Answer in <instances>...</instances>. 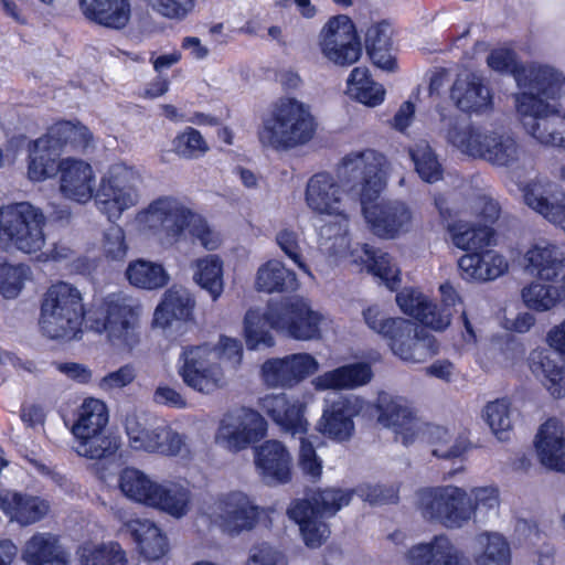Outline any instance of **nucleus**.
I'll list each match as a JSON object with an SVG mask.
<instances>
[{
    "label": "nucleus",
    "instance_id": "1",
    "mask_svg": "<svg viewBox=\"0 0 565 565\" xmlns=\"http://www.w3.org/2000/svg\"><path fill=\"white\" fill-rule=\"evenodd\" d=\"M243 361V347L237 339L222 335L216 344L183 347L177 371L193 391L210 395L226 385V371H236Z\"/></svg>",
    "mask_w": 565,
    "mask_h": 565
},
{
    "label": "nucleus",
    "instance_id": "2",
    "mask_svg": "<svg viewBox=\"0 0 565 565\" xmlns=\"http://www.w3.org/2000/svg\"><path fill=\"white\" fill-rule=\"evenodd\" d=\"M317 124L309 105L290 97L278 99L258 130L264 147L287 151L308 143Z\"/></svg>",
    "mask_w": 565,
    "mask_h": 565
},
{
    "label": "nucleus",
    "instance_id": "3",
    "mask_svg": "<svg viewBox=\"0 0 565 565\" xmlns=\"http://www.w3.org/2000/svg\"><path fill=\"white\" fill-rule=\"evenodd\" d=\"M84 307L79 290L60 281L52 285L41 306L40 328L50 339L72 340L81 331Z\"/></svg>",
    "mask_w": 565,
    "mask_h": 565
},
{
    "label": "nucleus",
    "instance_id": "4",
    "mask_svg": "<svg viewBox=\"0 0 565 565\" xmlns=\"http://www.w3.org/2000/svg\"><path fill=\"white\" fill-rule=\"evenodd\" d=\"M385 158L373 149L354 150L338 163L337 177L352 193L353 203H372L385 188L382 170Z\"/></svg>",
    "mask_w": 565,
    "mask_h": 565
},
{
    "label": "nucleus",
    "instance_id": "5",
    "mask_svg": "<svg viewBox=\"0 0 565 565\" xmlns=\"http://www.w3.org/2000/svg\"><path fill=\"white\" fill-rule=\"evenodd\" d=\"M108 412L105 403L87 398L78 409L72 427L74 451L88 459H106L114 456L120 443L116 436L106 433Z\"/></svg>",
    "mask_w": 565,
    "mask_h": 565
},
{
    "label": "nucleus",
    "instance_id": "6",
    "mask_svg": "<svg viewBox=\"0 0 565 565\" xmlns=\"http://www.w3.org/2000/svg\"><path fill=\"white\" fill-rule=\"evenodd\" d=\"M190 217L192 209L182 200L161 195L138 211L135 221L142 231L154 235L161 246L170 248L185 241Z\"/></svg>",
    "mask_w": 565,
    "mask_h": 565
},
{
    "label": "nucleus",
    "instance_id": "7",
    "mask_svg": "<svg viewBox=\"0 0 565 565\" xmlns=\"http://www.w3.org/2000/svg\"><path fill=\"white\" fill-rule=\"evenodd\" d=\"M141 173L125 163H115L100 178L94 195L97 210L108 221H118L122 213L139 204L141 200Z\"/></svg>",
    "mask_w": 565,
    "mask_h": 565
},
{
    "label": "nucleus",
    "instance_id": "8",
    "mask_svg": "<svg viewBox=\"0 0 565 565\" xmlns=\"http://www.w3.org/2000/svg\"><path fill=\"white\" fill-rule=\"evenodd\" d=\"M140 305L131 297L121 294L109 295L103 305L89 312V327L105 333L116 345L131 347L137 342Z\"/></svg>",
    "mask_w": 565,
    "mask_h": 565
},
{
    "label": "nucleus",
    "instance_id": "9",
    "mask_svg": "<svg viewBox=\"0 0 565 565\" xmlns=\"http://www.w3.org/2000/svg\"><path fill=\"white\" fill-rule=\"evenodd\" d=\"M416 508L422 518L448 530H458L469 523L470 508L466 490L452 484L424 487L416 491Z\"/></svg>",
    "mask_w": 565,
    "mask_h": 565
},
{
    "label": "nucleus",
    "instance_id": "10",
    "mask_svg": "<svg viewBox=\"0 0 565 565\" xmlns=\"http://www.w3.org/2000/svg\"><path fill=\"white\" fill-rule=\"evenodd\" d=\"M520 93L515 95L516 111L526 106L529 110L544 111L553 107L550 100L565 94V76L547 65L522 66L515 73Z\"/></svg>",
    "mask_w": 565,
    "mask_h": 565
},
{
    "label": "nucleus",
    "instance_id": "11",
    "mask_svg": "<svg viewBox=\"0 0 565 565\" xmlns=\"http://www.w3.org/2000/svg\"><path fill=\"white\" fill-rule=\"evenodd\" d=\"M1 216L4 235L19 250L33 254L45 245V216L40 209L20 202L1 209Z\"/></svg>",
    "mask_w": 565,
    "mask_h": 565
},
{
    "label": "nucleus",
    "instance_id": "12",
    "mask_svg": "<svg viewBox=\"0 0 565 565\" xmlns=\"http://www.w3.org/2000/svg\"><path fill=\"white\" fill-rule=\"evenodd\" d=\"M271 327L284 331L296 340H315L321 335V324L326 317L311 308L303 298H289L268 306Z\"/></svg>",
    "mask_w": 565,
    "mask_h": 565
},
{
    "label": "nucleus",
    "instance_id": "13",
    "mask_svg": "<svg viewBox=\"0 0 565 565\" xmlns=\"http://www.w3.org/2000/svg\"><path fill=\"white\" fill-rule=\"evenodd\" d=\"M204 513L223 532L239 534L255 527L260 508L246 493L231 491L218 495Z\"/></svg>",
    "mask_w": 565,
    "mask_h": 565
},
{
    "label": "nucleus",
    "instance_id": "14",
    "mask_svg": "<svg viewBox=\"0 0 565 565\" xmlns=\"http://www.w3.org/2000/svg\"><path fill=\"white\" fill-rule=\"evenodd\" d=\"M266 430L267 423L258 412L242 407L223 415L215 443L227 451L238 452L260 440Z\"/></svg>",
    "mask_w": 565,
    "mask_h": 565
},
{
    "label": "nucleus",
    "instance_id": "15",
    "mask_svg": "<svg viewBox=\"0 0 565 565\" xmlns=\"http://www.w3.org/2000/svg\"><path fill=\"white\" fill-rule=\"evenodd\" d=\"M318 46L322 56L339 66H349L359 61L362 54L361 42L355 26L347 15L328 20L318 35Z\"/></svg>",
    "mask_w": 565,
    "mask_h": 565
},
{
    "label": "nucleus",
    "instance_id": "16",
    "mask_svg": "<svg viewBox=\"0 0 565 565\" xmlns=\"http://www.w3.org/2000/svg\"><path fill=\"white\" fill-rule=\"evenodd\" d=\"M352 193L339 179L328 172L313 174L307 182L305 200L307 206L317 214L344 216L360 203L352 202Z\"/></svg>",
    "mask_w": 565,
    "mask_h": 565
},
{
    "label": "nucleus",
    "instance_id": "17",
    "mask_svg": "<svg viewBox=\"0 0 565 565\" xmlns=\"http://www.w3.org/2000/svg\"><path fill=\"white\" fill-rule=\"evenodd\" d=\"M372 232L382 238H395L411 230L413 211L401 200L360 204Z\"/></svg>",
    "mask_w": 565,
    "mask_h": 565
},
{
    "label": "nucleus",
    "instance_id": "18",
    "mask_svg": "<svg viewBox=\"0 0 565 565\" xmlns=\"http://www.w3.org/2000/svg\"><path fill=\"white\" fill-rule=\"evenodd\" d=\"M390 347L395 355L411 363L425 362L438 352L435 337L424 327L406 319L397 322Z\"/></svg>",
    "mask_w": 565,
    "mask_h": 565
},
{
    "label": "nucleus",
    "instance_id": "19",
    "mask_svg": "<svg viewBox=\"0 0 565 565\" xmlns=\"http://www.w3.org/2000/svg\"><path fill=\"white\" fill-rule=\"evenodd\" d=\"M319 362L309 353L269 359L262 365V379L268 387L290 388L317 372Z\"/></svg>",
    "mask_w": 565,
    "mask_h": 565
},
{
    "label": "nucleus",
    "instance_id": "20",
    "mask_svg": "<svg viewBox=\"0 0 565 565\" xmlns=\"http://www.w3.org/2000/svg\"><path fill=\"white\" fill-rule=\"evenodd\" d=\"M488 129L459 116H441L438 135L447 146L472 159H480Z\"/></svg>",
    "mask_w": 565,
    "mask_h": 565
},
{
    "label": "nucleus",
    "instance_id": "21",
    "mask_svg": "<svg viewBox=\"0 0 565 565\" xmlns=\"http://www.w3.org/2000/svg\"><path fill=\"white\" fill-rule=\"evenodd\" d=\"M377 409L379 423L384 427L393 428L405 446L415 440L420 431L422 423L405 398L382 395L379 398Z\"/></svg>",
    "mask_w": 565,
    "mask_h": 565
},
{
    "label": "nucleus",
    "instance_id": "22",
    "mask_svg": "<svg viewBox=\"0 0 565 565\" xmlns=\"http://www.w3.org/2000/svg\"><path fill=\"white\" fill-rule=\"evenodd\" d=\"M260 409L285 433L301 436L307 433L303 404L285 393L267 394L259 399Z\"/></svg>",
    "mask_w": 565,
    "mask_h": 565
},
{
    "label": "nucleus",
    "instance_id": "23",
    "mask_svg": "<svg viewBox=\"0 0 565 565\" xmlns=\"http://www.w3.org/2000/svg\"><path fill=\"white\" fill-rule=\"evenodd\" d=\"M518 114L525 131L537 142L547 147L565 148V119L554 107L536 111L524 106Z\"/></svg>",
    "mask_w": 565,
    "mask_h": 565
},
{
    "label": "nucleus",
    "instance_id": "24",
    "mask_svg": "<svg viewBox=\"0 0 565 565\" xmlns=\"http://www.w3.org/2000/svg\"><path fill=\"white\" fill-rule=\"evenodd\" d=\"M60 191L70 200L87 203L95 194L96 175L92 166L75 158L58 162Z\"/></svg>",
    "mask_w": 565,
    "mask_h": 565
},
{
    "label": "nucleus",
    "instance_id": "25",
    "mask_svg": "<svg viewBox=\"0 0 565 565\" xmlns=\"http://www.w3.org/2000/svg\"><path fill=\"white\" fill-rule=\"evenodd\" d=\"M525 204L565 232V193L551 183L530 182L523 190Z\"/></svg>",
    "mask_w": 565,
    "mask_h": 565
},
{
    "label": "nucleus",
    "instance_id": "26",
    "mask_svg": "<svg viewBox=\"0 0 565 565\" xmlns=\"http://www.w3.org/2000/svg\"><path fill=\"white\" fill-rule=\"evenodd\" d=\"M534 448L543 467L565 473V429L558 419L550 418L540 426Z\"/></svg>",
    "mask_w": 565,
    "mask_h": 565
},
{
    "label": "nucleus",
    "instance_id": "27",
    "mask_svg": "<svg viewBox=\"0 0 565 565\" xmlns=\"http://www.w3.org/2000/svg\"><path fill=\"white\" fill-rule=\"evenodd\" d=\"M450 98L461 111L482 114L492 108V94L482 78L470 72L457 76L450 90Z\"/></svg>",
    "mask_w": 565,
    "mask_h": 565
},
{
    "label": "nucleus",
    "instance_id": "28",
    "mask_svg": "<svg viewBox=\"0 0 565 565\" xmlns=\"http://www.w3.org/2000/svg\"><path fill=\"white\" fill-rule=\"evenodd\" d=\"M359 412L356 399L340 396L323 409L319 429L337 441L349 440L354 433L353 418Z\"/></svg>",
    "mask_w": 565,
    "mask_h": 565
},
{
    "label": "nucleus",
    "instance_id": "29",
    "mask_svg": "<svg viewBox=\"0 0 565 565\" xmlns=\"http://www.w3.org/2000/svg\"><path fill=\"white\" fill-rule=\"evenodd\" d=\"M462 553L447 534L413 545L406 553L409 565H460Z\"/></svg>",
    "mask_w": 565,
    "mask_h": 565
},
{
    "label": "nucleus",
    "instance_id": "30",
    "mask_svg": "<svg viewBox=\"0 0 565 565\" xmlns=\"http://www.w3.org/2000/svg\"><path fill=\"white\" fill-rule=\"evenodd\" d=\"M526 271L542 280L555 279L564 267L565 247L546 239L533 244L524 255Z\"/></svg>",
    "mask_w": 565,
    "mask_h": 565
},
{
    "label": "nucleus",
    "instance_id": "31",
    "mask_svg": "<svg viewBox=\"0 0 565 565\" xmlns=\"http://www.w3.org/2000/svg\"><path fill=\"white\" fill-rule=\"evenodd\" d=\"M50 509L49 501L41 497L9 490L0 492V510L20 525L41 521Z\"/></svg>",
    "mask_w": 565,
    "mask_h": 565
},
{
    "label": "nucleus",
    "instance_id": "32",
    "mask_svg": "<svg viewBox=\"0 0 565 565\" xmlns=\"http://www.w3.org/2000/svg\"><path fill=\"white\" fill-rule=\"evenodd\" d=\"M255 465L267 482L286 483L291 478V456L278 440H267L255 449Z\"/></svg>",
    "mask_w": 565,
    "mask_h": 565
},
{
    "label": "nucleus",
    "instance_id": "33",
    "mask_svg": "<svg viewBox=\"0 0 565 565\" xmlns=\"http://www.w3.org/2000/svg\"><path fill=\"white\" fill-rule=\"evenodd\" d=\"M525 150L510 132L489 130L480 160L498 168L518 167L525 158Z\"/></svg>",
    "mask_w": 565,
    "mask_h": 565
},
{
    "label": "nucleus",
    "instance_id": "34",
    "mask_svg": "<svg viewBox=\"0 0 565 565\" xmlns=\"http://www.w3.org/2000/svg\"><path fill=\"white\" fill-rule=\"evenodd\" d=\"M458 267L466 280L489 281L502 276L509 265L504 256L494 250L482 249L461 256Z\"/></svg>",
    "mask_w": 565,
    "mask_h": 565
},
{
    "label": "nucleus",
    "instance_id": "35",
    "mask_svg": "<svg viewBox=\"0 0 565 565\" xmlns=\"http://www.w3.org/2000/svg\"><path fill=\"white\" fill-rule=\"evenodd\" d=\"M373 376L371 365L365 362L351 363L328 371L312 381L318 391L351 390L367 384Z\"/></svg>",
    "mask_w": 565,
    "mask_h": 565
},
{
    "label": "nucleus",
    "instance_id": "36",
    "mask_svg": "<svg viewBox=\"0 0 565 565\" xmlns=\"http://www.w3.org/2000/svg\"><path fill=\"white\" fill-rule=\"evenodd\" d=\"M84 15L103 26L124 29L131 15L130 0H81Z\"/></svg>",
    "mask_w": 565,
    "mask_h": 565
},
{
    "label": "nucleus",
    "instance_id": "37",
    "mask_svg": "<svg viewBox=\"0 0 565 565\" xmlns=\"http://www.w3.org/2000/svg\"><path fill=\"white\" fill-rule=\"evenodd\" d=\"M288 516L298 525L308 547L316 548L323 544L330 531L320 516L312 513L310 504L305 500H295L287 510Z\"/></svg>",
    "mask_w": 565,
    "mask_h": 565
},
{
    "label": "nucleus",
    "instance_id": "38",
    "mask_svg": "<svg viewBox=\"0 0 565 565\" xmlns=\"http://www.w3.org/2000/svg\"><path fill=\"white\" fill-rule=\"evenodd\" d=\"M546 349H536L530 353L529 366L531 372L544 384L556 398L565 396V380L563 367L553 359Z\"/></svg>",
    "mask_w": 565,
    "mask_h": 565
},
{
    "label": "nucleus",
    "instance_id": "39",
    "mask_svg": "<svg viewBox=\"0 0 565 565\" xmlns=\"http://www.w3.org/2000/svg\"><path fill=\"white\" fill-rule=\"evenodd\" d=\"M149 507L159 509L175 519L183 518L191 508V492L179 482L158 483Z\"/></svg>",
    "mask_w": 565,
    "mask_h": 565
},
{
    "label": "nucleus",
    "instance_id": "40",
    "mask_svg": "<svg viewBox=\"0 0 565 565\" xmlns=\"http://www.w3.org/2000/svg\"><path fill=\"white\" fill-rule=\"evenodd\" d=\"M22 558L28 565H66L68 555L54 536L38 533L26 542Z\"/></svg>",
    "mask_w": 565,
    "mask_h": 565
},
{
    "label": "nucleus",
    "instance_id": "41",
    "mask_svg": "<svg viewBox=\"0 0 565 565\" xmlns=\"http://www.w3.org/2000/svg\"><path fill=\"white\" fill-rule=\"evenodd\" d=\"M49 140L63 151L84 152L93 145V135L89 129L72 121H60L50 127L45 134Z\"/></svg>",
    "mask_w": 565,
    "mask_h": 565
},
{
    "label": "nucleus",
    "instance_id": "42",
    "mask_svg": "<svg viewBox=\"0 0 565 565\" xmlns=\"http://www.w3.org/2000/svg\"><path fill=\"white\" fill-rule=\"evenodd\" d=\"M255 287L264 292L294 291L298 287L296 274L277 259L263 264L256 274Z\"/></svg>",
    "mask_w": 565,
    "mask_h": 565
},
{
    "label": "nucleus",
    "instance_id": "43",
    "mask_svg": "<svg viewBox=\"0 0 565 565\" xmlns=\"http://www.w3.org/2000/svg\"><path fill=\"white\" fill-rule=\"evenodd\" d=\"M194 306L190 292L184 288L172 287L164 292L163 299L154 311V323L161 328L172 320H186Z\"/></svg>",
    "mask_w": 565,
    "mask_h": 565
},
{
    "label": "nucleus",
    "instance_id": "44",
    "mask_svg": "<svg viewBox=\"0 0 565 565\" xmlns=\"http://www.w3.org/2000/svg\"><path fill=\"white\" fill-rule=\"evenodd\" d=\"M62 151L44 135L36 139L30 153L28 174L32 181H42L58 171L57 159Z\"/></svg>",
    "mask_w": 565,
    "mask_h": 565
},
{
    "label": "nucleus",
    "instance_id": "45",
    "mask_svg": "<svg viewBox=\"0 0 565 565\" xmlns=\"http://www.w3.org/2000/svg\"><path fill=\"white\" fill-rule=\"evenodd\" d=\"M125 276L131 286L145 290L163 288L170 279L161 264L143 258L130 262Z\"/></svg>",
    "mask_w": 565,
    "mask_h": 565
},
{
    "label": "nucleus",
    "instance_id": "46",
    "mask_svg": "<svg viewBox=\"0 0 565 565\" xmlns=\"http://www.w3.org/2000/svg\"><path fill=\"white\" fill-rule=\"evenodd\" d=\"M129 527L145 558L156 561L167 553V539L152 521L132 520Z\"/></svg>",
    "mask_w": 565,
    "mask_h": 565
},
{
    "label": "nucleus",
    "instance_id": "47",
    "mask_svg": "<svg viewBox=\"0 0 565 565\" xmlns=\"http://www.w3.org/2000/svg\"><path fill=\"white\" fill-rule=\"evenodd\" d=\"M452 244L467 252L477 253L491 244L493 231L488 225L458 221L449 225Z\"/></svg>",
    "mask_w": 565,
    "mask_h": 565
},
{
    "label": "nucleus",
    "instance_id": "48",
    "mask_svg": "<svg viewBox=\"0 0 565 565\" xmlns=\"http://www.w3.org/2000/svg\"><path fill=\"white\" fill-rule=\"evenodd\" d=\"M477 565H511V550L508 541L499 533L483 532L476 536Z\"/></svg>",
    "mask_w": 565,
    "mask_h": 565
},
{
    "label": "nucleus",
    "instance_id": "49",
    "mask_svg": "<svg viewBox=\"0 0 565 565\" xmlns=\"http://www.w3.org/2000/svg\"><path fill=\"white\" fill-rule=\"evenodd\" d=\"M348 93L358 102L374 107L384 100V87L374 82L366 67H355L348 78Z\"/></svg>",
    "mask_w": 565,
    "mask_h": 565
},
{
    "label": "nucleus",
    "instance_id": "50",
    "mask_svg": "<svg viewBox=\"0 0 565 565\" xmlns=\"http://www.w3.org/2000/svg\"><path fill=\"white\" fill-rule=\"evenodd\" d=\"M269 328L274 329L268 318V309L264 313L256 309H249L244 318V338L247 349L271 348L275 341Z\"/></svg>",
    "mask_w": 565,
    "mask_h": 565
},
{
    "label": "nucleus",
    "instance_id": "51",
    "mask_svg": "<svg viewBox=\"0 0 565 565\" xmlns=\"http://www.w3.org/2000/svg\"><path fill=\"white\" fill-rule=\"evenodd\" d=\"M194 281L205 289L213 300L218 299L223 292V267L221 259L215 255H207L194 263Z\"/></svg>",
    "mask_w": 565,
    "mask_h": 565
},
{
    "label": "nucleus",
    "instance_id": "52",
    "mask_svg": "<svg viewBox=\"0 0 565 565\" xmlns=\"http://www.w3.org/2000/svg\"><path fill=\"white\" fill-rule=\"evenodd\" d=\"M351 499V491L338 488H326L312 491L303 500L310 504L312 513L320 518H331L343 507H347Z\"/></svg>",
    "mask_w": 565,
    "mask_h": 565
},
{
    "label": "nucleus",
    "instance_id": "53",
    "mask_svg": "<svg viewBox=\"0 0 565 565\" xmlns=\"http://www.w3.org/2000/svg\"><path fill=\"white\" fill-rule=\"evenodd\" d=\"M361 250L363 256L360 258L366 264L367 270L381 278L391 290L396 289L399 284V269L392 263L390 255L369 244H363Z\"/></svg>",
    "mask_w": 565,
    "mask_h": 565
},
{
    "label": "nucleus",
    "instance_id": "54",
    "mask_svg": "<svg viewBox=\"0 0 565 565\" xmlns=\"http://www.w3.org/2000/svg\"><path fill=\"white\" fill-rule=\"evenodd\" d=\"M338 222L327 223L319 232V247L331 256H343L350 248L349 217L339 216Z\"/></svg>",
    "mask_w": 565,
    "mask_h": 565
},
{
    "label": "nucleus",
    "instance_id": "55",
    "mask_svg": "<svg viewBox=\"0 0 565 565\" xmlns=\"http://www.w3.org/2000/svg\"><path fill=\"white\" fill-rule=\"evenodd\" d=\"M428 439L433 446V455L438 458H457L469 448L467 437L451 434L447 428L441 426L429 427Z\"/></svg>",
    "mask_w": 565,
    "mask_h": 565
},
{
    "label": "nucleus",
    "instance_id": "56",
    "mask_svg": "<svg viewBox=\"0 0 565 565\" xmlns=\"http://www.w3.org/2000/svg\"><path fill=\"white\" fill-rule=\"evenodd\" d=\"M157 484L147 475L135 468L124 469L119 477L121 492L127 498L146 505L150 504Z\"/></svg>",
    "mask_w": 565,
    "mask_h": 565
},
{
    "label": "nucleus",
    "instance_id": "57",
    "mask_svg": "<svg viewBox=\"0 0 565 565\" xmlns=\"http://www.w3.org/2000/svg\"><path fill=\"white\" fill-rule=\"evenodd\" d=\"M482 418L500 441L509 439L512 417L511 403L508 398H497L487 403L482 409Z\"/></svg>",
    "mask_w": 565,
    "mask_h": 565
},
{
    "label": "nucleus",
    "instance_id": "58",
    "mask_svg": "<svg viewBox=\"0 0 565 565\" xmlns=\"http://www.w3.org/2000/svg\"><path fill=\"white\" fill-rule=\"evenodd\" d=\"M416 172L427 183L443 179L444 169L438 156L427 141L417 142L409 151Z\"/></svg>",
    "mask_w": 565,
    "mask_h": 565
},
{
    "label": "nucleus",
    "instance_id": "59",
    "mask_svg": "<svg viewBox=\"0 0 565 565\" xmlns=\"http://www.w3.org/2000/svg\"><path fill=\"white\" fill-rule=\"evenodd\" d=\"M78 554V565H128L125 552L119 544L114 542L83 546Z\"/></svg>",
    "mask_w": 565,
    "mask_h": 565
},
{
    "label": "nucleus",
    "instance_id": "60",
    "mask_svg": "<svg viewBox=\"0 0 565 565\" xmlns=\"http://www.w3.org/2000/svg\"><path fill=\"white\" fill-rule=\"evenodd\" d=\"M153 425L149 424L145 416L128 414L125 419V430L129 446L135 450L150 452L156 443L152 440Z\"/></svg>",
    "mask_w": 565,
    "mask_h": 565
},
{
    "label": "nucleus",
    "instance_id": "61",
    "mask_svg": "<svg viewBox=\"0 0 565 565\" xmlns=\"http://www.w3.org/2000/svg\"><path fill=\"white\" fill-rule=\"evenodd\" d=\"M522 298L527 308L543 312L562 300V292L554 286L532 282L523 288Z\"/></svg>",
    "mask_w": 565,
    "mask_h": 565
},
{
    "label": "nucleus",
    "instance_id": "62",
    "mask_svg": "<svg viewBox=\"0 0 565 565\" xmlns=\"http://www.w3.org/2000/svg\"><path fill=\"white\" fill-rule=\"evenodd\" d=\"M173 152L183 159H198L209 151V145L201 132L186 127L172 141Z\"/></svg>",
    "mask_w": 565,
    "mask_h": 565
},
{
    "label": "nucleus",
    "instance_id": "63",
    "mask_svg": "<svg viewBox=\"0 0 565 565\" xmlns=\"http://www.w3.org/2000/svg\"><path fill=\"white\" fill-rule=\"evenodd\" d=\"M129 250L125 230L113 224L106 228L102 238V252L107 260L122 262Z\"/></svg>",
    "mask_w": 565,
    "mask_h": 565
},
{
    "label": "nucleus",
    "instance_id": "64",
    "mask_svg": "<svg viewBox=\"0 0 565 565\" xmlns=\"http://www.w3.org/2000/svg\"><path fill=\"white\" fill-rule=\"evenodd\" d=\"M499 491L493 487H478L466 491V504L470 508L469 521L479 513L486 514L499 507Z\"/></svg>",
    "mask_w": 565,
    "mask_h": 565
}]
</instances>
